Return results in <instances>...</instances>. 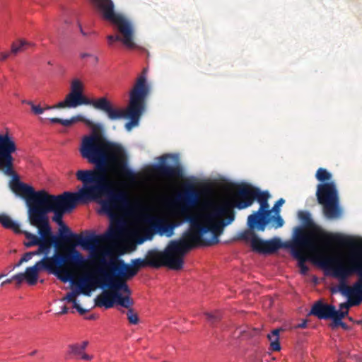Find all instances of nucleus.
Listing matches in <instances>:
<instances>
[{
  "label": "nucleus",
  "instance_id": "1",
  "mask_svg": "<svg viewBox=\"0 0 362 362\" xmlns=\"http://www.w3.org/2000/svg\"><path fill=\"white\" fill-rule=\"evenodd\" d=\"M79 151L83 158L94 165L93 169L76 173V179L88 185V201H100L102 209L109 215L127 209L130 206L127 192L116 189L109 174L112 164L119 163L122 175L126 180L134 182L136 179V173L127 166V156L122 146L93 134L83 136Z\"/></svg>",
  "mask_w": 362,
  "mask_h": 362
},
{
  "label": "nucleus",
  "instance_id": "2",
  "mask_svg": "<svg viewBox=\"0 0 362 362\" xmlns=\"http://www.w3.org/2000/svg\"><path fill=\"white\" fill-rule=\"evenodd\" d=\"M200 200V194L190 187L176 198L177 202L182 206L180 214L184 221L189 223L188 230L185 231L178 240H171L164 251L156 249L150 250L146 255L148 267L160 268L163 266L170 269L180 270L183 267V257L192 248L199 246L211 245L199 228V223L189 214V209L196 206Z\"/></svg>",
  "mask_w": 362,
  "mask_h": 362
},
{
  "label": "nucleus",
  "instance_id": "3",
  "mask_svg": "<svg viewBox=\"0 0 362 362\" xmlns=\"http://www.w3.org/2000/svg\"><path fill=\"white\" fill-rule=\"evenodd\" d=\"M259 190L250 185H241L237 187L230 199L221 202H206L202 211L191 214L199 223V228L204 235L211 233V237L207 239L211 245L218 243V237L223 233V228L234 221V208L243 209L250 206Z\"/></svg>",
  "mask_w": 362,
  "mask_h": 362
},
{
  "label": "nucleus",
  "instance_id": "4",
  "mask_svg": "<svg viewBox=\"0 0 362 362\" xmlns=\"http://www.w3.org/2000/svg\"><path fill=\"white\" fill-rule=\"evenodd\" d=\"M318 262L333 276L342 280L332 293L338 291L347 298H362V258L351 257L344 263L334 257L319 255Z\"/></svg>",
  "mask_w": 362,
  "mask_h": 362
},
{
  "label": "nucleus",
  "instance_id": "5",
  "mask_svg": "<svg viewBox=\"0 0 362 362\" xmlns=\"http://www.w3.org/2000/svg\"><path fill=\"white\" fill-rule=\"evenodd\" d=\"M99 262L106 266L108 271V278L106 283L107 291H104L95 299V304L98 307L111 308L115 304L123 308L132 307L134 305L133 299L129 296L131 290L126 283L127 280L131 278L122 276L118 270L114 268L116 265L115 260L110 259L107 260L105 258H99Z\"/></svg>",
  "mask_w": 362,
  "mask_h": 362
},
{
  "label": "nucleus",
  "instance_id": "6",
  "mask_svg": "<svg viewBox=\"0 0 362 362\" xmlns=\"http://www.w3.org/2000/svg\"><path fill=\"white\" fill-rule=\"evenodd\" d=\"M86 264L87 260L85 257L75 247H71L65 253L56 252L52 257H44L32 267L37 273L41 270H46L66 283L72 278V273L68 267L82 269Z\"/></svg>",
  "mask_w": 362,
  "mask_h": 362
},
{
  "label": "nucleus",
  "instance_id": "7",
  "mask_svg": "<svg viewBox=\"0 0 362 362\" xmlns=\"http://www.w3.org/2000/svg\"><path fill=\"white\" fill-rule=\"evenodd\" d=\"M91 105L95 109L105 112L110 120H117L124 118V114L120 108L115 107L106 98L90 99L83 95V85L79 79H74L71 83L70 92L64 100L58 103L56 107L59 108H71L81 105Z\"/></svg>",
  "mask_w": 362,
  "mask_h": 362
},
{
  "label": "nucleus",
  "instance_id": "8",
  "mask_svg": "<svg viewBox=\"0 0 362 362\" xmlns=\"http://www.w3.org/2000/svg\"><path fill=\"white\" fill-rule=\"evenodd\" d=\"M83 187L78 192H64L59 195H52L45 190L38 195L37 202L40 204L39 209H34L32 211L37 216H41L44 221L49 223L47 214L50 210L71 212L78 202L88 201V185L83 184Z\"/></svg>",
  "mask_w": 362,
  "mask_h": 362
},
{
  "label": "nucleus",
  "instance_id": "9",
  "mask_svg": "<svg viewBox=\"0 0 362 362\" xmlns=\"http://www.w3.org/2000/svg\"><path fill=\"white\" fill-rule=\"evenodd\" d=\"M148 69L144 68L137 78L136 83L129 93V103L127 109L120 110L124 115V118L129 119L125 124L127 131L139 124V119L145 108V100L149 93V87L146 83Z\"/></svg>",
  "mask_w": 362,
  "mask_h": 362
},
{
  "label": "nucleus",
  "instance_id": "10",
  "mask_svg": "<svg viewBox=\"0 0 362 362\" xmlns=\"http://www.w3.org/2000/svg\"><path fill=\"white\" fill-rule=\"evenodd\" d=\"M103 13V18L115 25L120 42L128 49L137 47L135 43V28L133 23L124 16L117 13L111 0H93Z\"/></svg>",
  "mask_w": 362,
  "mask_h": 362
},
{
  "label": "nucleus",
  "instance_id": "11",
  "mask_svg": "<svg viewBox=\"0 0 362 362\" xmlns=\"http://www.w3.org/2000/svg\"><path fill=\"white\" fill-rule=\"evenodd\" d=\"M122 234V228L119 224L112 225L109 230L102 235L92 234L86 237H83L82 241L79 243L83 249L90 250L91 258L96 259L105 258L110 255V252L107 249L100 248V245L103 242L114 241L117 240Z\"/></svg>",
  "mask_w": 362,
  "mask_h": 362
},
{
  "label": "nucleus",
  "instance_id": "12",
  "mask_svg": "<svg viewBox=\"0 0 362 362\" xmlns=\"http://www.w3.org/2000/svg\"><path fill=\"white\" fill-rule=\"evenodd\" d=\"M316 196L318 203L323 206V213L327 218L339 217L341 209L339 206L338 192L334 182L319 184Z\"/></svg>",
  "mask_w": 362,
  "mask_h": 362
},
{
  "label": "nucleus",
  "instance_id": "13",
  "mask_svg": "<svg viewBox=\"0 0 362 362\" xmlns=\"http://www.w3.org/2000/svg\"><path fill=\"white\" fill-rule=\"evenodd\" d=\"M292 255L298 260V266L303 274H305L308 268L305 265L306 256L305 251H317V246L314 240L307 235L304 229L297 227L295 229L293 242L290 244Z\"/></svg>",
  "mask_w": 362,
  "mask_h": 362
},
{
  "label": "nucleus",
  "instance_id": "14",
  "mask_svg": "<svg viewBox=\"0 0 362 362\" xmlns=\"http://www.w3.org/2000/svg\"><path fill=\"white\" fill-rule=\"evenodd\" d=\"M99 264L95 273H88L80 277L76 281L71 278V283L80 289L81 293L90 296L91 291L98 287L106 288V283L108 278V268L101 264L98 259L92 258Z\"/></svg>",
  "mask_w": 362,
  "mask_h": 362
},
{
  "label": "nucleus",
  "instance_id": "15",
  "mask_svg": "<svg viewBox=\"0 0 362 362\" xmlns=\"http://www.w3.org/2000/svg\"><path fill=\"white\" fill-rule=\"evenodd\" d=\"M28 219L30 225L37 228V233L40 236L28 231L21 230V233H23L28 240V241L24 243L26 247L28 248L39 245L52 239H56L57 236L53 234L49 223H46L41 216H37L32 211L31 216H28Z\"/></svg>",
  "mask_w": 362,
  "mask_h": 362
},
{
  "label": "nucleus",
  "instance_id": "16",
  "mask_svg": "<svg viewBox=\"0 0 362 362\" xmlns=\"http://www.w3.org/2000/svg\"><path fill=\"white\" fill-rule=\"evenodd\" d=\"M269 197L268 192L259 190L255 199L259 204V208L248 216L247 226L249 228H257L258 230L264 231L267 225L272 221V209H269L268 203Z\"/></svg>",
  "mask_w": 362,
  "mask_h": 362
},
{
  "label": "nucleus",
  "instance_id": "17",
  "mask_svg": "<svg viewBox=\"0 0 362 362\" xmlns=\"http://www.w3.org/2000/svg\"><path fill=\"white\" fill-rule=\"evenodd\" d=\"M17 150L13 137L8 134H0V171L5 175H12L13 170V158L12 154Z\"/></svg>",
  "mask_w": 362,
  "mask_h": 362
},
{
  "label": "nucleus",
  "instance_id": "18",
  "mask_svg": "<svg viewBox=\"0 0 362 362\" xmlns=\"http://www.w3.org/2000/svg\"><path fill=\"white\" fill-rule=\"evenodd\" d=\"M174 158L170 154H165L159 158V163L153 166L154 173L158 176L166 178H181L183 175L182 167L177 164L175 165H168L166 161L168 158Z\"/></svg>",
  "mask_w": 362,
  "mask_h": 362
},
{
  "label": "nucleus",
  "instance_id": "19",
  "mask_svg": "<svg viewBox=\"0 0 362 362\" xmlns=\"http://www.w3.org/2000/svg\"><path fill=\"white\" fill-rule=\"evenodd\" d=\"M116 265L115 270L119 272V274L127 278H132L137 274L140 269L148 267L146 258H136L131 260L130 264L125 263L122 259H113Z\"/></svg>",
  "mask_w": 362,
  "mask_h": 362
},
{
  "label": "nucleus",
  "instance_id": "20",
  "mask_svg": "<svg viewBox=\"0 0 362 362\" xmlns=\"http://www.w3.org/2000/svg\"><path fill=\"white\" fill-rule=\"evenodd\" d=\"M54 213L52 221L60 226V238L66 243H73L71 247L79 245V243L82 241L83 236L81 235L73 233L69 228H68L63 222L62 218L66 212L57 210H50Z\"/></svg>",
  "mask_w": 362,
  "mask_h": 362
},
{
  "label": "nucleus",
  "instance_id": "21",
  "mask_svg": "<svg viewBox=\"0 0 362 362\" xmlns=\"http://www.w3.org/2000/svg\"><path fill=\"white\" fill-rule=\"evenodd\" d=\"M317 230L319 231L315 234H310L305 232L314 240L317 246V251L318 250L317 242L333 243L341 245H351L354 243V240L349 237L337 233H328L320 230L319 228H317ZM304 231L305 230H304Z\"/></svg>",
  "mask_w": 362,
  "mask_h": 362
},
{
  "label": "nucleus",
  "instance_id": "22",
  "mask_svg": "<svg viewBox=\"0 0 362 362\" xmlns=\"http://www.w3.org/2000/svg\"><path fill=\"white\" fill-rule=\"evenodd\" d=\"M282 246L280 240L273 239L263 240L257 235L251 240V247L253 251L262 254H272Z\"/></svg>",
  "mask_w": 362,
  "mask_h": 362
},
{
  "label": "nucleus",
  "instance_id": "23",
  "mask_svg": "<svg viewBox=\"0 0 362 362\" xmlns=\"http://www.w3.org/2000/svg\"><path fill=\"white\" fill-rule=\"evenodd\" d=\"M45 192V190H40L35 192L34 189L26 185L23 184L21 185V189L17 194L21 195L23 197L27 202V205L28 207V216H31L32 210L34 209H39L40 204L38 203L37 199L39 197L38 195L40 194H42Z\"/></svg>",
  "mask_w": 362,
  "mask_h": 362
},
{
  "label": "nucleus",
  "instance_id": "24",
  "mask_svg": "<svg viewBox=\"0 0 362 362\" xmlns=\"http://www.w3.org/2000/svg\"><path fill=\"white\" fill-rule=\"evenodd\" d=\"M334 313V306L317 301L310 310V314L317 317L319 319H332Z\"/></svg>",
  "mask_w": 362,
  "mask_h": 362
},
{
  "label": "nucleus",
  "instance_id": "25",
  "mask_svg": "<svg viewBox=\"0 0 362 362\" xmlns=\"http://www.w3.org/2000/svg\"><path fill=\"white\" fill-rule=\"evenodd\" d=\"M177 223H169L165 220L156 218L151 222V228L156 232H158L160 235L165 234L168 237H170Z\"/></svg>",
  "mask_w": 362,
  "mask_h": 362
},
{
  "label": "nucleus",
  "instance_id": "26",
  "mask_svg": "<svg viewBox=\"0 0 362 362\" xmlns=\"http://www.w3.org/2000/svg\"><path fill=\"white\" fill-rule=\"evenodd\" d=\"M59 244L58 243V238L57 237L56 239H52L50 240H48L45 243H42V244L37 245L38 248L35 251L30 252L33 257L35 255H44V257H48L51 252L52 247L53 245L57 246Z\"/></svg>",
  "mask_w": 362,
  "mask_h": 362
},
{
  "label": "nucleus",
  "instance_id": "27",
  "mask_svg": "<svg viewBox=\"0 0 362 362\" xmlns=\"http://www.w3.org/2000/svg\"><path fill=\"white\" fill-rule=\"evenodd\" d=\"M81 293L80 289H75L71 292L68 293L62 299V301H67L69 303H73V307L77 310V311L81 314L83 315L87 312V310L81 308L76 300V296Z\"/></svg>",
  "mask_w": 362,
  "mask_h": 362
},
{
  "label": "nucleus",
  "instance_id": "28",
  "mask_svg": "<svg viewBox=\"0 0 362 362\" xmlns=\"http://www.w3.org/2000/svg\"><path fill=\"white\" fill-rule=\"evenodd\" d=\"M0 223L5 228L12 230L16 233H21L20 225L6 214H0Z\"/></svg>",
  "mask_w": 362,
  "mask_h": 362
},
{
  "label": "nucleus",
  "instance_id": "29",
  "mask_svg": "<svg viewBox=\"0 0 362 362\" xmlns=\"http://www.w3.org/2000/svg\"><path fill=\"white\" fill-rule=\"evenodd\" d=\"M88 345V341H83L81 344H72L68 346L67 355L79 358L83 351Z\"/></svg>",
  "mask_w": 362,
  "mask_h": 362
},
{
  "label": "nucleus",
  "instance_id": "30",
  "mask_svg": "<svg viewBox=\"0 0 362 362\" xmlns=\"http://www.w3.org/2000/svg\"><path fill=\"white\" fill-rule=\"evenodd\" d=\"M282 330V329H275L267 335V338L270 341V349L273 351H279L281 350L279 333Z\"/></svg>",
  "mask_w": 362,
  "mask_h": 362
},
{
  "label": "nucleus",
  "instance_id": "31",
  "mask_svg": "<svg viewBox=\"0 0 362 362\" xmlns=\"http://www.w3.org/2000/svg\"><path fill=\"white\" fill-rule=\"evenodd\" d=\"M77 122H82L89 127L93 126V122L90 120L80 115L74 116L70 119H62L61 124L64 127H70Z\"/></svg>",
  "mask_w": 362,
  "mask_h": 362
},
{
  "label": "nucleus",
  "instance_id": "32",
  "mask_svg": "<svg viewBox=\"0 0 362 362\" xmlns=\"http://www.w3.org/2000/svg\"><path fill=\"white\" fill-rule=\"evenodd\" d=\"M298 216L305 228H316V226L315 225L311 218V215L308 211H300L298 213Z\"/></svg>",
  "mask_w": 362,
  "mask_h": 362
},
{
  "label": "nucleus",
  "instance_id": "33",
  "mask_svg": "<svg viewBox=\"0 0 362 362\" xmlns=\"http://www.w3.org/2000/svg\"><path fill=\"white\" fill-rule=\"evenodd\" d=\"M24 274L25 281L30 286L36 284L38 279V273L32 267H27Z\"/></svg>",
  "mask_w": 362,
  "mask_h": 362
},
{
  "label": "nucleus",
  "instance_id": "34",
  "mask_svg": "<svg viewBox=\"0 0 362 362\" xmlns=\"http://www.w3.org/2000/svg\"><path fill=\"white\" fill-rule=\"evenodd\" d=\"M362 302V298H348V301L339 305V310H349L350 307L358 305Z\"/></svg>",
  "mask_w": 362,
  "mask_h": 362
},
{
  "label": "nucleus",
  "instance_id": "35",
  "mask_svg": "<svg viewBox=\"0 0 362 362\" xmlns=\"http://www.w3.org/2000/svg\"><path fill=\"white\" fill-rule=\"evenodd\" d=\"M315 177L320 182H326L331 180L332 175L326 169L320 168L316 172Z\"/></svg>",
  "mask_w": 362,
  "mask_h": 362
},
{
  "label": "nucleus",
  "instance_id": "36",
  "mask_svg": "<svg viewBox=\"0 0 362 362\" xmlns=\"http://www.w3.org/2000/svg\"><path fill=\"white\" fill-rule=\"evenodd\" d=\"M126 308L127 309L126 315L129 324L137 325L139 322V319L136 312L132 307Z\"/></svg>",
  "mask_w": 362,
  "mask_h": 362
},
{
  "label": "nucleus",
  "instance_id": "37",
  "mask_svg": "<svg viewBox=\"0 0 362 362\" xmlns=\"http://www.w3.org/2000/svg\"><path fill=\"white\" fill-rule=\"evenodd\" d=\"M204 315L211 325H215L221 319V315L219 311H215L214 313L206 312Z\"/></svg>",
  "mask_w": 362,
  "mask_h": 362
},
{
  "label": "nucleus",
  "instance_id": "38",
  "mask_svg": "<svg viewBox=\"0 0 362 362\" xmlns=\"http://www.w3.org/2000/svg\"><path fill=\"white\" fill-rule=\"evenodd\" d=\"M9 175L14 177L13 180L11 182V188L16 194H18L21 189V185H23L24 183L20 182L18 176L16 175L15 173Z\"/></svg>",
  "mask_w": 362,
  "mask_h": 362
},
{
  "label": "nucleus",
  "instance_id": "39",
  "mask_svg": "<svg viewBox=\"0 0 362 362\" xmlns=\"http://www.w3.org/2000/svg\"><path fill=\"white\" fill-rule=\"evenodd\" d=\"M349 314V310H337L336 308L334 307V313L332 317V320H337L339 321L341 320L343 318H344L346 316H347Z\"/></svg>",
  "mask_w": 362,
  "mask_h": 362
},
{
  "label": "nucleus",
  "instance_id": "40",
  "mask_svg": "<svg viewBox=\"0 0 362 362\" xmlns=\"http://www.w3.org/2000/svg\"><path fill=\"white\" fill-rule=\"evenodd\" d=\"M252 229L250 228V230H247L243 231L240 234V238L245 240H250L251 242L252 238H253L254 235L256 234L252 230Z\"/></svg>",
  "mask_w": 362,
  "mask_h": 362
},
{
  "label": "nucleus",
  "instance_id": "41",
  "mask_svg": "<svg viewBox=\"0 0 362 362\" xmlns=\"http://www.w3.org/2000/svg\"><path fill=\"white\" fill-rule=\"evenodd\" d=\"M25 45H27V42L24 40H21L18 44L13 43L11 47V53L17 54L22 50Z\"/></svg>",
  "mask_w": 362,
  "mask_h": 362
},
{
  "label": "nucleus",
  "instance_id": "42",
  "mask_svg": "<svg viewBox=\"0 0 362 362\" xmlns=\"http://www.w3.org/2000/svg\"><path fill=\"white\" fill-rule=\"evenodd\" d=\"M27 105H30L33 112L35 115H41L45 112V109L40 105H35L33 102H28Z\"/></svg>",
  "mask_w": 362,
  "mask_h": 362
},
{
  "label": "nucleus",
  "instance_id": "43",
  "mask_svg": "<svg viewBox=\"0 0 362 362\" xmlns=\"http://www.w3.org/2000/svg\"><path fill=\"white\" fill-rule=\"evenodd\" d=\"M285 200L283 198H280L275 203L274 206L272 209V213L274 212L275 215H278L280 213V207L284 204Z\"/></svg>",
  "mask_w": 362,
  "mask_h": 362
},
{
  "label": "nucleus",
  "instance_id": "44",
  "mask_svg": "<svg viewBox=\"0 0 362 362\" xmlns=\"http://www.w3.org/2000/svg\"><path fill=\"white\" fill-rule=\"evenodd\" d=\"M272 220H273V221L276 223V225L274 226L275 228L282 227L284 223V221L283 218L281 217V216L279 215V214H278V215H276V216H272Z\"/></svg>",
  "mask_w": 362,
  "mask_h": 362
},
{
  "label": "nucleus",
  "instance_id": "45",
  "mask_svg": "<svg viewBox=\"0 0 362 362\" xmlns=\"http://www.w3.org/2000/svg\"><path fill=\"white\" fill-rule=\"evenodd\" d=\"M33 257V255L30 252H26L19 260L18 264L16 265V267H19L22 263L28 262L31 258Z\"/></svg>",
  "mask_w": 362,
  "mask_h": 362
},
{
  "label": "nucleus",
  "instance_id": "46",
  "mask_svg": "<svg viewBox=\"0 0 362 362\" xmlns=\"http://www.w3.org/2000/svg\"><path fill=\"white\" fill-rule=\"evenodd\" d=\"M13 281H16L18 285H21L23 280H25L23 273H18L12 276Z\"/></svg>",
  "mask_w": 362,
  "mask_h": 362
},
{
  "label": "nucleus",
  "instance_id": "47",
  "mask_svg": "<svg viewBox=\"0 0 362 362\" xmlns=\"http://www.w3.org/2000/svg\"><path fill=\"white\" fill-rule=\"evenodd\" d=\"M108 45L110 46H112L113 43L115 42L120 41V38L119 37L118 35H110L107 37Z\"/></svg>",
  "mask_w": 362,
  "mask_h": 362
},
{
  "label": "nucleus",
  "instance_id": "48",
  "mask_svg": "<svg viewBox=\"0 0 362 362\" xmlns=\"http://www.w3.org/2000/svg\"><path fill=\"white\" fill-rule=\"evenodd\" d=\"M333 324H334V327L340 326L345 329H347V327H348L346 324L343 322L342 320H339V321L333 320Z\"/></svg>",
  "mask_w": 362,
  "mask_h": 362
},
{
  "label": "nucleus",
  "instance_id": "49",
  "mask_svg": "<svg viewBox=\"0 0 362 362\" xmlns=\"http://www.w3.org/2000/svg\"><path fill=\"white\" fill-rule=\"evenodd\" d=\"M80 57H81V58H82V59H84V58H86V57H93V59H94V62H95V63H98V57H96V56H93V55H91V54H89V53H81V54H80Z\"/></svg>",
  "mask_w": 362,
  "mask_h": 362
},
{
  "label": "nucleus",
  "instance_id": "50",
  "mask_svg": "<svg viewBox=\"0 0 362 362\" xmlns=\"http://www.w3.org/2000/svg\"><path fill=\"white\" fill-rule=\"evenodd\" d=\"M79 358H81L83 360H85V361H90L92 360L93 358V356H90V355H88L87 354H86L84 351L83 352V354L81 355V356L79 357Z\"/></svg>",
  "mask_w": 362,
  "mask_h": 362
},
{
  "label": "nucleus",
  "instance_id": "51",
  "mask_svg": "<svg viewBox=\"0 0 362 362\" xmlns=\"http://www.w3.org/2000/svg\"><path fill=\"white\" fill-rule=\"evenodd\" d=\"M10 55L9 52H1L0 53V60L1 61H5L8 58Z\"/></svg>",
  "mask_w": 362,
  "mask_h": 362
},
{
  "label": "nucleus",
  "instance_id": "52",
  "mask_svg": "<svg viewBox=\"0 0 362 362\" xmlns=\"http://www.w3.org/2000/svg\"><path fill=\"white\" fill-rule=\"evenodd\" d=\"M51 123L55 124L58 123L61 124L62 119L57 118V117H52L49 119Z\"/></svg>",
  "mask_w": 362,
  "mask_h": 362
},
{
  "label": "nucleus",
  "instance_id": "53",
  "mask_svg": "<svg viewBox=\"0 0 362 362\" xmlns=\"http://www.w3.org/2000/svg\"><path fill=\"white\" fill-rule=\"evenodd\" d=\"M69 311V308L66 306H64L62 309V310L59 312V314L64 315L66 314Z\"/></svg>",
  "mask_w": 362,
  "mask_h": 362
},
{
  "label": "nucleus",
  "instance_id": "54",
  "mask_svg": "<svg viewBox=\"0 0 362 362\" xmlns=\"http://www.w3.org/2000/svg\"><path fill=\"white\" fill-rule=\"evenodd\" d=\"M78 28H79V30H80L81 33L83 36H87V35H88V33L83 31V28H82V26H81V25L79 23H78Z\"/></svg>",
  "mask_w": 362,
  "mask_h": 362
},
{
  "label": "nucleus",
  "instance_id": "55",
  "mask_svg": "<svg viewBox=\"0 0 362 362\" xmlns=\"http://www.w3.org/2000/svg\"><path fill=\"white\" fill-rule=\"evenodd\" d=\"M12 281H13V279H12V277H11V279H8L5 280L4 281H3L1 285L4 286L6 284L11 283Z\"/></svg>",
  "mask_w": 362,
  "mask_h": 362
},
{
  "label": "nucleus",
  "instance_id": "56",
  "mask_svg": "<svg viewBox=\"0 0 362 362\" xmlns=\"http://www.w3.org/2000/svg\"><path fill=\"white\" fill-rule=\"evenodd\" d=\"M306 325H307V322L303 321L301 324H299L298 327L300 328H305Z\"/></svg>",
  "mask_w": 362,
  "mask_h": 362
},
{
  "label": "nucleus",
  "instance_id": "57",
  "mask_svg": "<svg viewBox=\"0 0 362 362\" xmlns=\"http://www.w3.org/2000/svg\"><path fill=\"white\" fill-rule=\"evenodd\" d=\"M43 108L45 109V110H47L55 109V108H57V107H56V105H53V106L47 105V106H45Z\"/></svg>",
  "mask_w": 362,
  "mask_h": 362
},
{
  "label": "nucleus",
  "instance_id": "58",
  "mask_svg": "<svg viewBox=\"0 0 362 362\" xmlns=\"http://www.w3.org/2000/svg\"><path fill=\"white\" fill-rule=\"evenodd\" d=\"M36 353H37V351H36V350H35V351H33V352H31V353L30 354V356H34Z\"/></svg>",
  "mask_w": 362,
  "mask_h": 362
},
{
  "label": "nucleus",
  "instance_id": "59",
  "mask_svg": "<svg viewBox=\"0 0 362 362\" xmlns=\"http://www.w3.org/2000/svg\"><path fill=\"white\" fill-rule=\"evenodd\" d=\"M144 239H141L140 240H138L137 243L141 244L144 242Z\"/></svg>",
  "mask_w": 362,
  "mask_h": 362
},
{
  "label": "nucleus",
  "instance_id": "60",
  "mask_svg": "<svg viewBox=\"0 0 362 362\" xmlns=\"http://www.w3.org/2000/svg\"><path fill=\"white\" fill-rule=\"evenodd\" d=\"M28 102H31L30 100H23V103L27 104Z\"/></svg>",
  "mask_w": 362,
  "mask_h": 362
},
{
  "label": "nucleus",
  "instance_id": "61",
  "mask_svg": "<svg viewBox=\"0 0 362 362\" xmlns=\"http://www.w3.org/2000/svg\"><path fill=\"white\" fill-rule=\"evenodd\" d=\"M4 274H0V279H1L2 277H4Z\"/></svg>",
  "mask_w": 362,
  "mask_h": 362
},
{
  "label": "nucleus",
  "instance_id": "62",
  "mask_svg": "<svg viewBox=\"0 0 362 362\" xmlns=\"http://www.w3.org/2000/svg\"><path fill=\"white\" fill-rule=\"evenodd\" d=\"M245 330H241V331H240V333H241V334H243V333H245Z\"/></svg>",
  "mask_w": 362,
  "mask_h": 362
},
{
  "label": "nucleus",
  "instance_id": "63",
  "mask_svg": "<svg viewBox=\"0 0 362 362\" xmlns=\"http://www.w3.org/2000/svg\"><path fill=\"white\" fill-rule=\"evenodd\" d=\"M65 23H69V21H65Z\"/></svg>",
  "mask_w": 362,
  "mask_h": 362
}]
</instances>
